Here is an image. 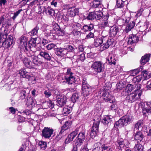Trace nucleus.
I'll return each mask as SVG.
<instances>
[{
  "instance_id": "nucleus-1",
  "label": "nucleus",
  "mask_w": 151,
  "mask_h": 151,
  "mask_svg": "<svg viewBox=\"0 0 151 151\" xmlns=\"http://www.w3.org/2000/svg\"><path fill=\"white\" fill-rule=\"evenodd\" d=\"M20 45L23 47H24V51L27 54L30 52H32L31 48L35 47L36 45V41L34 39L31 40L27 43V40L25 36H22L18 40Z\"/></svg>"
},
{
  "instance_id": "nucleus-2",
  "label": "nucleus",
  "mask_w": 151,
  "mask_h": 151,
  "mask_svg": "<svg viewBox=\"0 0 151 151\" xmlns=\"http://www.w3.org/2000/svg\"><path fill=\"white\" fill-rule=\"evenodd\" d=\"M93 73L97 74L103 72L104 69V64L100 61H95L91 66Z\"/></svg>"
},
{
  "instance_id": "nucleus-3",
  "label": "nucleus",
  "mask_w": 151,
  "mask_h": 151,
  "mask_svg": "<svg viewBox=\"0 0 151 151\" xmlns=\"http://www.w3.org/2000/svg\"><path fill=\"white\" fill-rule=\"evenodd\" d=\"M131 18L130 17L126 18L125 20L122 19L119 20V21L121 22L123 21V24L125 25L126 27L124 29L126 33H128L133 29L135 25V22L133 21H130Z\"/></svg>"
},
{
  "instance_id": "nucleus-4",
  "label": "nucleus",
  "mask_w": 151,
  "mask_h": 151,
  "mask_svg": "<svg viewBox=\"0 0 151 151\" xmlns=\"http://www.w3.org/2000/svg\"><path fill=\"white\" fill-rule=\"evenodd\" d=\"M95 122L91 128V129L90 132V136L92 138H94L99 133V128L100 119L98 118L96 121L94 119Z\"/></svg>"
},
{
  "instance_id": "nucleus-5",
  "label": "nucleus",
  "mask_w": 151,
  "mask_h": 151,
  "mask_svg": "<svg viewBox=\"0 0 151 151\" xmlns=\"http://www.w3.org/2000/svg\"><path fill=\"white\" fill-rule=\"evenodd\" d=\"M99 92L100 94L104 97L103 99L106 102H109L110 103H114L116 102L114 98L108 91L102 89Z\"/></svg>"
},
{
  "instance_id": "nucleus-6",
  "label": "nucleus",
  "mask_w": 151,
  "mask_h": 151,
  "mask_svg": "<svg viewBox=\"0 0 151 151\" xmlns=\"http://www.w3.org/2000/svg\"><path fill=\"white\" fill-rule=\"evenodd\" d=\"M103 15L101 11L99 10L94 12H92L89 13L87 17V19L89 20H97L100 19Z\"/></svg>"
},
{
  "instance_id": "nucleus-7",
  "label": "nucleus",
  "mask_w": 151,
  "mask_h": 151,
  "mask_svg": "<svg viewBox=\"0 0 151 151\" xmlns=\"http://www.w3.org/2000/svg\"><path fill=\"white\" fill-rule=\"evenodd\" d=\"M53 131L52 128L45 127L42 131V137L45 138H49L53 134Z\"/></svg>"
},
{
  "instance_id": "nucleus-8",
  "label": "nucleus",
  "mask_w": 151,
  "mask_h": 151,
  "mask_svg": "<svg viewBox=\"0 0 151 151\" xmlns=\"http://www.w3.org/2000/svg\"><path fill=\"white\" fill-rule=\"evenodd\" d=\"M32 53V52H30V54L29 53L27 55L28 56L31 57L33 63L34 64V68L35 67V65L39 66L41 65H44V63L41 61L40 59H39L37 57L31 55Z\"/></svg>"
},
{
  "instance_id": "nucleus-9",
  "label": "nucleus",
  "mask_w": 151,
  "mask_h": 151,
  "mask_svg": "<svg viewBox=\"0 0 151 151\" xmlns=\"http://www.w3.org/2000/svg\"><path fill=\"white\" fill-rule=\"evenodd\" d=\"M85 133L83 131L80 132L78 134L76 142V145L78 147L81 145L83 143V141L85 139Z\"/></svg>"
},
{
  "instance_id": "nucleus-10",
  "label": "nucleus",
  "mask_w": 151,
  "mask_h": 151,
  "mask_svg": "<svg viewBox=\"0 0 151 151\" xmlns=\"http://www.w3.org/2000/svg\"><path fill=\"white\" fill-rule=\"evenodd\" d=\"M19 73L21 78L27 79L30 78L32 75L31 72L27 71L24 68H22L19 71Z\"/></svg>"
},
{
  "instance_id": "nucleus-11",
  "label": "nucleus",
  "mask_w": 151,
  "mask_h": 151,
  "mask_svg": "<svg viewBox=\"0 0 151 151\" xmlns=\"http://www.w3.org/2000/svg\"><path fill=\"white\" fill-rule=\"evenodd\" d=\"M57 105L59 107H62L66 104V97L65 96L58 95L56 96Z\"/></svg>"
},
{
  "instance_id": "nucleus-12",
  "label": "nucleus",
  "mask_w": 151,
  "mask_h": 151,
  "mask_svg": "<svg viewBox=\"0 0 151 151\" xmlns=\"http://www.w3.org/2000/svg\"><path fill=\"white\" fill-rule=\"evenodd\" d=\"M137 94V93H135L134 92L130 93L126 97V100L129 103L134 102L138 98Z\"/></svg>"
},
{
  "instance_id": "nucleus-13",
  "label": "nucleus",
  "mask_w": 151,
  "mask_h": 151,
  "mask_svg": "<svg viewBox=\"0 0 151 151\" xmlns=\"http://www.w3.org/2000/svg\"><path fill=\"white\" fill-rule=\"evenodd\" d=\"M24 101L26 105L30 107L34 106L36 103V100L34 98H31L30 95L27 96V97L24 100Z\"/></svg>"
},
{
  "instance_id": "nucleus-14",
  "label": "nucleus",
  "mask_w": 151,
  "mask_h": 151,
  "mask_svg": "<svg viewBox=\"0 0 151 151\" xmlns=\"http://www.w3.org/2000/svg\"><path fill=\"white\" fill-rule=\"evenodd\" d=\"M79 130V128H77L73 132H72L69 135H68L65 141L66 143H68L72 141L78 134Z\"/></svg>"
},
{
  "instance_id": "nucleus-15",
  "label": "nucleus",
  "mask_w": 151,
  "mask_h": 151,
  "mask_svg": "<svg viewBox=\"0 0 151 151\" xmlns=\"http://www.w3.org/2000/svg\"><path fill=\"white\" fill-rule=\"evenodd\" d=\"M79 12L78 9L73 6L68 9V14L70 17H73L78 15Z\"/></svg>"
},
{
  "instance_id": "nucleus-16",
  "label": "nucleus",
  "mask_w": 151,
  "mask_h": 151,
  "mask_svg": "<svg viewBox=\"0 0 151 151\" xmlns=\"http://www.w3.org/2000/svg\"><path fill=\"white\" fill-rule=\"evenodd\" d=\"M121 118L125 126L132 122L134 119L132 116L129 115L123 116Z\"/></svg>"
},
{
  "instance_id": "nucleus-17",
  "label": "nucleus",
  "mask_w": 151,
  "mask_h": 151,
  "mask_svg": "<svg viewBox=\"0 0 151 151\" xmlns=\"http://www.w3.org/2000/svg\"><path fill=\"white\" fill-rule=\"evenodd\" d=\"M119 32V27L116 25H113L110 28L109 33L111 36L114 37Z\"/></svg>"
},
{
  "instance_id": "nucleus-18",
  "label": "nucleus",
  "mask_w": 151,
  "mask_h": 151,
  "mask_svg": "<svg viewBox=\"0 0 151 151\" xmlns=\"http://www.w3.org/2000/svg\"><path fill=\"white\" fill-rule=\"evenodd\" d=\"M72 122L70 121H68L65 122L64 124L61 127V129L60 132L59 134H62L64 131L70 128Z\"/></svg>"
},
{
  "instance_id": "nucleus-19",
  "label": "nucleus",
  "mask_w": 151,
  "mask_h": 151,
  "mask_svg": "<svg viewBox=\"0 0 151 151\" xmlns=\"http://www.w3.org/2000/svg\"><path fill=\"white\" fill-rule=\"evenodd\" d=\"M22 61L24 65L27 68L30 69L34 68V64L33 63V62H31L27 58H24L22 60Z\"/></svg>"
},
{
  "instance_id": "nucleus-20",
  "label": "nucleus",
  "mask_w": 151,
  "mask_h": 151,
  "mask_svg": "<svg viewBox=\"0 0 151 151\" xmlns=\"http://www.w3.org/2000/svg\"><path fill=\"white\" fill-rule=\"evenodd\" d=\"M139 37L136 35H134L130 36L128 39V44H132L137 43L139 40Z\"/></svg>"
},
{
  "instance_id": "nucleus-21",
  "label": "nucleus",
  "mask_w": 151,
  "mask_h": 151,
  "mask_svg": "<svg viewBox=\"0 0 151 151\" xmlns=\"http://www.w3.org/2000/svg\"><path fill=\"white\" fill-rule=\"evenodd\" d=\"M113 116L111 115H106L102 120L101 122L104 124L110 125L111 124V119Z\"/></svg>"
},
{
  "instance_id": "nucleus-22",
  "label": "nucleus",
  "mask_w": 151,
  "mask_h": 151,
  "mask_svg": "<svg viewBox=\"0 0 151 151\" xmlns=\"http://www.w3.org/2000/svg\"><path fill=\"white\" fill-rule=\"evenodd\" d=\"M107 60L109 64L111 65L116 64V60L115 59L114 55L113 53L111 52L109 53Z\"/></svg>"
},
{
  "instance_id": "nucleus-23",
  "label": "nucleus",
  "mask_w": 151,
  "mask_h": 151,
  "mask_svg": "<svg viewBox=\"0 0 151 151\" xmlns=\"http://www.w3.org/2000/svg\"><path fill=\"white\" fill-rule=\"evenodd\" d=\"M144 138V136L141 131L137 132L134 134V139L137 142H141Z\"/></svg>"
},
{
  "instance_id": "nucleus-24",
  "label": "nucleus",
  "mask_w": 151,
  "mask_h": 151,
  "mask_svg": "<svg viewBox=\"0 0 151 151\" xmlns=\"http://www.w3.org/2000/svg\"><path fill=\"white\" fill-rule=\"evenodd\" d=\"M38 55H40L47 61H50L51 60V56L47 52L41 51L40 52Z\"/></svg>"
},
{
  "instance_id": "nucleus-25",
  "label": "nucleus",
  "mask_w": 151,
  "mask_h": 151,
  "mask_svg": "<svg viewBox=\"0 0 151 151\" xmlns=\"http://www.w3.org/2000/svg\"><path fill=\"white\" fill-rule=\"evenodd\" d=\"M94 25L92 24L84 25L83 27L81 28V30L84 32H86L88 31H91L93 29Z\"/></svg>"
},
{
  "instance_id": "nucleus-26",
  "label": "nucleus",
  "mask_w": 151,
  "mask_h": 151,
  "mask_svg": "<svg viewBox=\"0 0 151 151\" xmlns=\"http://www.w3.org/2000/svg\"><path fill=\"white\" fill-rule=\"evenodd\" d=\"M57 54L61 56H63L67 53V49L63 48H58L56 50Z\"/></svg>"
},
{
  "instance_id": "nucleus-27",
  "label": "nucleus",
  "mask_w": 151,
  "mask_h": 151,
  "mask_svg": "<svg viewBox=\"0 0 151 151\" xmlns=\"http://www.w3.org/2000/svg\"><path fill=\"white\" fill-rule=\"evenodd\" d=\"M6 37H4V38L1 40L0 39V47H3L4 48H8L11 45H9L8 42H6Z\"/></svg>"
},
{
  "instance_id": "nucleus-28",
  "label": "nucleus",
  "mask_w": 151,
  "mask_h": 151,
  "mask_svg": "<svg viewBox=\"0 0 151 151\" xmlns=\"http://www.w3.org/2000/svg\"><path fill=\"white\" fill-rule=\"evenodd\" d=\"M128 4V2L127 1H123L122 0H116V7L117 8H122L125 4L127 5Z\"/></svg>"
},
{
  "instance_id": "nucleus-29",
  "label": "nucleus",
  "mask_w": 151,
  "mask_h": 151,
  "mask_svg": "<svg viewBox=\"0 0 151 151\" xmlns=\"http://www.w3.org/2000/svg\"><path fill=\"white\" fill-rule=\"evenodd\" d=\"M150 57V54H146L144 56H142L140 60V63L143 65L145 64L149 61Z\"/></svg>"
},
{
  "instance_id": "nucleus-30",
  "label": "nucleus",
  "mask_w": 151,
  "mask_h": 151,
  "mask_svg": "<svg viewBox=\"0 0 151 151\" xmlns=\"http://www.w3.org/2000/svg\"><path fill=\"white\" fill-rule=\"evenodd\" d=\"M53 29L54 31L56 30L57 32L59 34L60 36H63L64 35V32L63 30H62L60 28L59 25L57 24H55L53 25Z\"/></svg>"
},
{
  "instance_id": "nucleus-31",
  "label": "nucleus",
  "mask_w": 151,
  "mask_h": 151,
  "mask_svg": "<svg viewBox=\"0 0 151 151\" xmlns=\"http://www.w3.org/2000/svg\"><path fill=\"white\" fill-rule=\"evenodd\" d=\"M82 93H83L84 96H87L91 91V87L90 86H88L87 87L82 88Z\"/></svg>"
},
{
  "instance_id": "nucleus-32",
  "label": "nucleus",
  "mask_w": 151,
  "mask_h": 151,
  "mask_svg": "<svg viewBox=\"0 0 151 151\" xmlns=\"http://www.w3.org/2000/svg\"><path fill=\"white\" fill-rule=\"evenodd\" d=\"M148 108H145L143 109V113L144 115L147 116V114L148 115L151 114V101L148 102L147 104Z\"/></svg>"
},
{
  "instance_id": "nucleus-33",
  "label": "nucleus",
  "mask_w": 151,
  "mask_h": 151,
  "mask_svg": "<svg viewBox=\"0 0 151 151\" xmlns=\"http://www.w3.org/2000/svg\"><path fill=\"white\" fill-rule=\"evenodd\" d=\"M106 37V36H102L100 38H98L95 39L94 45L96 47L99 46L103 43L104 38Z\"/></svg>"
},
{
  "instance_id": "nucleus-34",
  "label": "nucleus",
  "mask_w": 151,
  "mask_h": 151,
  "mask_svg": "<svg viewBox=\"0 0 151 151\" xmlns=\"http://www.w3.org/2000/svg\"><path fill=\"white\" fill-rule=\"evenodd\" d=\"M28 93H26V91L25 90H22L19 93V100H22L25 99L27 97V96H29Z\"/></svg>"
},
{
  "instance_id": "nucleus-35",
  "label": "nucleus",
  "mask_w": 151,
  "mask_h": 151,
  "mask_svg": "<svg viewBox=\"0 0 151 151\" xmlns=\"http://www.w3.org/2000/svg\"><path fill=\"white\" fill-rule=\"evenodd\" d=\"M65 79L68 84H72L73 83H75L76 81L75 78L73 75L71 76H68V77H65Z\"/></svg>"
},
{
  "instance_id": "nucleus-36",
  "label": "nucleus",
  "mask_w": 151,
  "mask_h": 151,
  "mask_svg": "<svg viewBox=\"0 0 151 151\" xmlns=\"http://www.w3.org/2000/svg\"><path fill=\"white\" fill-rule=\"evenodd\" d=\"M72 110V108L70 107L66 106L63 109L62 114L64 116H67Z\"/></svg>"
},
{
  "instance_id": "nucleus-37",
  "label": "nucleus",
  "mask_w": 151,
  "mask_h": 151,
  "mask_svg": "<svg viewBox=\"0 0 151 151\" xmlns=\"http://www.w3.org/2000/svg\"><path fill=\"white\" fill-rule=\"evenodd\" d=\"M46 11L45 12V13L48 16H52L54 14V11L50 8L48 6H46Z\"/></svg>"
},
{
  "instance_id": "nucleus-38",
  "label": "nucleus",
  "mask_w": 151,
  "mask_h": 151,
  "mask_svg": "<svg viewBox=\"0 0 151 151\" xmlns=\"http://www.w3.org/2000/svg\"><path fill=\"white\" fill-rule=\"evenodd\" d=\"M124 126H125V125L121 118L118 121L115 122L114 127L118 129V128H120Z\"/></svg>"
},
{
  "instance_id": "nucleus-39",
  "label": "nucleus",
  "mask_w": 151,
  "mask_h": 151,
  "mask_svg": "<svg viewBox=\"0 0 151 151\" xmlns=\"http://www.w3.org/2000/svg\"><path fill=\"white\" fill-rule=\"evenodd\" d=\"M136 89L134 91L135 93H137L139 97H140L142 94V91L139 90L141 88V85L139 83H137L135 86Z\"/></svg>"
},
{
  "instance_id": "nucleus-40",
  "label": "nucleus",
  "mask_w": 151,
  "mask_h": 151,
  "mask_svg": "<svg viewBox=\"0 0 151 151\" xmlns=\"http://www.w3.org/2000/svg\"><path fill=\"white\" fill-rule=\"evenodd\" d=\"M141 75L144 77L145 80L149 79L151 76V74L149 73L148 71L145 70L142 71Z\"/></svg>"
},
{
  "instance_id": "nucleus-41",
  "label": "nucleus",
  "mask_w": 151,
  "mask_h": 151,
  "mask_svg": "<svg viewBox=\"0 0 151 151\" xmlns=\"http://www.w3.org/2000/svg\"><path fill=\"white\" fill-rule=\"evenodd\" d=\"M54 30H50L47 31V30H45L44 32H43L42 33V35L43 37H47L49 36H51L52 35V36H54L53 35V34L52 32H54Z\"/></svg>"
},
{
  "instance_id": "nucleus-42",
  "label": "nucleus",
  "mask_w": 151,
  "mask_h": 151,
  "mask_svg": "<svg viewBox=\"0 0 151 151\" xmlns=\"http://www.w3.org/2000/svg\"><path fill=\"white\" fill-rule=\"evenodd\" d=\"M102 151H113L112 148L107 144H103L101 146Z\"/></svg>"
},
{
  "instance_id": "nucleus-43",
  "label": "nucleus",
  "mask_w": 151,
  "mask_h": 151,
  "mask_svg": "<svg viewBox=\"0 0 151 151\" xmlns=\"http://www.w3.org/2000/svg\"><path fill=\"white\" fill-rule=\"evenodd\" d=\"M101 3L99 1L97 0H94L91 3L92 7L93 8H97L101 5Z\"/></svg>"
},
{
  "instance_id": "nucleus-44",
  "label": "nucleus",
  "mask_w": 151,
  "mask_h": 151,
  "mask_svg": "<svg viewBox=\"0 0 151 151\" xmlns=\"http://www.w3.org/2000/svg\"><path fill=\"white\" fill-rule=\"evenodd\" d=\"M39 29V27L36 26L31 32H29L28 34L31 36L36 35L38 33V31Z\"/></svg>"
},
{
  "instance_id": "nucleus-45",
  "label": "nucleus",
  "mask_w": 151,
  "mask_h": 151,
  "mask_svg": "<svg viewBox=\"0 0 151 151\" xmlns=\"http://www.w3.org/2000/svg\"><path fill=\"white\" fill-rule=\"evenodd\" d=\"M143 121L142 120H140L135 124L134 129V130H138L139 128L143 124Z\"/></svg>"
},
{
  "instance_id": "nucleus-46",
  "label": "nucleus",
  "mask_w": 151,
  "mask_h": 151,
  "mask_svg": "<svg viewBox=\"0 0 151 151\" xmlns=\"http://www.w3.org/2000/svg\"><path fill=\"white\" fill-rule=\"evenodd\" d=\"M38 145L39 147L41 149L44 150L46 148L47 144L45 142L42 141H40L38 142Z\"/></svg>"
},
{
  "instance_id": "nucleus-47",
  "label": "nucleus",
  "mask_w": 151,
  "mask_h": 151,
  "mask_svg": "<svg viewBox=\"0 0 151 151\" xmlns=\"http://www.w3.org/2000/svg\"><path fill=\"white\" fill-rule=\"evenodd\" d=\"M94 55L95 54L92 52L87 54V58L89 62H91L94 60L95 58Z\"/></svg>"
},
{
  "instance_id": "nucleus-48",
  "label": "nucleus",
  "mask_w": 151,
  "mask_h": 151,
  "mask_svg": "<svg viewBox=\"0 0 151 151\" xmlns=\"http://www.w3.org/2000/svg\"><path fill=\"white\" fill-rule=\"evenodd\" d=\"M65 49H67V52H73L74 54H75L77 53V52L76 51L77 50V48H74L73 46L71 45H69L68 47Z\"/></svg>"
},
{
  "instance_id": "nucleus-49",
  "label": "nucleus",
  "mask_w": 151,
  "mask_h": 151,
  "mask_svg": "<svg viewBox=\"0 0 151 151\" xmlns=\"http://www.w3.org/2000/svg\"><path fill=\"white\" fill-rule=\"evenodd\" d=\"M79 98V95L77 93H74L71 98V101L73 103L78 101Z\"/></svg>"
},
{
  "instance_id": "nucleus-50",
  "label": "nucleus",
  "mask_w": 151,
  "mask_h": 151,
  "mask_svg": "<svg viewBox=\"0 0 151 151\" xmlns=\"http://www.w3.org/2000/svg\"><path fill=\"white\" fill-rule=\"evenodd\" d=\"M134 88V86L132 84H128L125 88V92H127L129 93L132 91Z\"/></svg>"
},
{
  "instance_id": "nucleus-51",
  "label": "nucleus",
  "mask_w": 151,
  "mask_h": 151,
  "mask_svg": "<svg viewBox=\"0 0 151 151\" xmlns=\"http://www.w3.org/2000/svg\"><path fill=\"white\" fill-rule=\"evenodd\" d=\"M6 42H8V43L9 45H11L14 42L13 37L10 35H9L7 37H6Z\"/></svg>"
},
{
  "instance_id": "nucleus-52",
  "label": "nucleus",
  "mask_w": 151,
  "mask_h": 151,
  "mask_svg": "<svg viewBox=\"0 0 151 151\" xmlns=\"http://www.w3.org/2000/svg\"><path fill=\"white\" fill-rule=\"evenodd\" d=\"M113 104L110 106L109 109L113 111H116L118 109V106L116 104L115 102L114 103H112Z\"/></svg>"
},
{
  "instance_id": "nucleus-53",
  "label": "nucleus",
  "mask_w": 151,
  "mask_h": 151,
  "mask_svg": "<svg viewBox=\"0 0 151 151\" xmlns=\"http://www.w3.org/2000/svg\"><path fill=\"white\" fill-rule=\"evenodd\" d=\"M38 10L39 11L38 13L39 14H41L42 13L44 14L45 12L46 11L45 9H46V6H40V5L38 6Z\"/></svg>"
},
{
  "instance_id": "nucleus-54",
  "label": "nucleus",
  "mask_w": 151,
  "mask_h": 151,
  "mask_svg": "<svg viewBox=\"0 0 151 151\" xmlns=\"http://www.w3.org/2000/svg\"><path fill=\"white\" fill-rule=\"evenodd\" d=\"M125 82L123 81H120L116 84V87L118 89H121L124 88Z\"/></svg>"
},
{
  "instance_id": "nucleus-55",
  "label": "nucleus",
  "mask_w": 151,
  "mask_h": 151,
  "mask_svg": "<svg viewBox=\"0 0 151 151\" xmlns=\"http://www.w3.org/2000/svg\"><path fill=\"white\" fill-rule=\"evenodd\" d=\"M134 148L136 151H142L143 149V147L140 144H137L135 145Z\"/></svg>"
},
{
  "instance_id": "nucleus-56",
  "label": "nucleus",
  "mask_w": 151,
  "mask_h": 151,
  "mask_svg": "<svg viewBox=\"0 0 151 151\" xmlns=\"http://www.w3.org/2000/svg\"><path fill=\"white\" fill-rule=\"evenodd\" d=\"M81 32L79 31H77L76 30L74 29L71 32V34L74 36L79 37L81 34Z\"/></svg>"
},
{
  "instance_id": "nucleus-57",
  "label": "nucleus",
  "mask_w": 151,
  "mask_h": 151,
  "mask_svg": "<svg viewBox=\"0 0 151 151\" xmlns=\"http://www.w3.org/2000/svg\"><path fill=\"white\" fill-rule=\"evenodd\" d=\"M112 24L111 23L108 22V21H105L102 23V27L105 28L107 27H109L110 28L112 26Z\"/></svg>"
},
{
  "instance_id": "nucleus-58",
  "label": "nucleus",
  "mask_w": 151,
  "mask_h": 151,
  "mask_svg": "<svg viewBox=\"0 0 151 151\" xmlns=\"http://www.w3.org/2000/svg\"><path fill=\"white\" fill-rule=\"evenodd\" d=\"M9 83L10 84L12 90L16 88L18 86V84L16 81H11Z\"/></svg>"
},
{
  "instance_id": "nucleus-59",
  "label": "nucleus",
  "mask_w": 151,
  "mask_h": 151,
  "mask_svg": "<svg viewBox=\"0 0 151 151\" xmlns=\"http://www.w3.org/2000/svg\"><path fill=\"white\" fill-rule=\"evenodd\" d=\"M81 24L79 23H75L72 25V28H73L74 29L78 30L79 29L81 28Z\"/></svg>"
},
{
  "instance_id": "nucleus-60",
  "label": "nucleus",
  "mask_w": 151,
  "mask_h": 151,
  "mask_svg": "<svg viewBox=\"0 0 151 151\" xmlns=\"http://www.w3.org/2000/svg\"><path fill=\"white\" fill-rule=\"evenodd\" d=\"M56 45L53 43L49 44L46 46L47 49L48 50H50L55 47Z\"/></svg>"
},
{
  "instance_id": "nucleus-61",
  "label": "nucleus",
  "mask_w": 151,
  "mask_h": 151,
  "mask_svg": "<svg viewBox=\"0 0 151 151\" xmlns=\"http://www.w3.org/2000/svg\"><path fill=\"white\" fill-rule=\"evenodd\" d=\"M114 39H113L108 40L106 42L109 47L113 45L114 44Z\"/></svg>"
},
{
  "instance_id": "nucleus-62",
  "label": "nucleus",
  "mask_w": 151,
  "mask_h": 151,
  "mask_svg": "<svg viewBox=\"0 0 151 151\" xmlns=\"http://www.w3.org/2000/svg\"><path fill=\"white\" fill-rule=\"evenodd\" d=\"M88 86L89 85L87 83L86 79L85 78H83L82 81V88L87 87V86Z\"/></svg>"
},
{
  "instance_id": "nucleus-63",
  "label": "nucleus",
  "mask_w": 151,
  "mask_h": 151,
  "mask_svg": "<svg viewBox=\"0 0 151 151\" xmlns=\"http://www.w3.org/2000/svg\"><path fill=\"white\" fill-rule=\"evenodd\" d=\"M109 47L106 42L104 43L103 45L101 46L100 49L101 50H103L108 48Z\"/></svg>"
},
{
  "instance_id": "nucleus-64",
  "label": "nucleus",
  "mask_w": 151,
  "mask_h": 151,
  "mask_svg": "<svg viewBox=\"0 0 151 151\" xmlns=\"http://www.w3.org/2000/svg\"><path fill=\"white\" fill-rule=\"evenodd\" d=\"M85 58V52H83L82 54L79 55L78 59L81 61H83Z\"/></svg>"
}]
</instances>
